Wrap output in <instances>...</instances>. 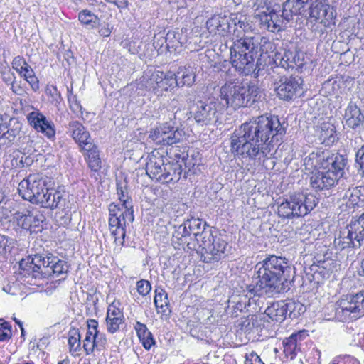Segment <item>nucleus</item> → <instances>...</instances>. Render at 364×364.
<instances>
[{
	"mask_svg": "<svg viewBox=\"0 0 364 364\" xmlns=\"http://www.w3.org/2000/svg\"><path fill=\"white\" fill-rule=\"evenodd\" d=\"M191 237L190 230L188 229L185 222L178 226H174L172 233L171 242L175 249L184 248L188 245V238Z\"/></svg>",
	"mask_w": 364,
	"mask_h": 364,
	"instance_id": "c9c22d12",
	"label": "nucleus"
},
{
	"mask_svg": "<svg viewBox=\"0 0 364 364\" xmlns=\"http://www.w3.org/2000/svg\"><path fill=\"white\" fill-rule=\"evenodd\" d=\"M68 345L72 354L81 350L80 335L77 328H73L69 331Z\"/></svg>",
	"mask_w": 364,
	"mask_h": 364,
	"instance_id": "37998d69",
	"label": "nucleus"
},
{
	"mask_svg": "<svg viewBox=\"0 0 364 364\" xmlns=\"http://www.w3.org/2000/svg\"><path fill=\"white\" fill-rule=\"evenodd\" d=\"M109 227L111 234L114 237L116 245L122 246L126 236V223L128 221L126 209L112 203L109 205Z\"/></svg>",
	"mask_w": 364,
	"mask_h": 364,
	"instance_id": "9b49d317",
	"label": "nucleus"
},
{
	"mask_svg": "<svg viewBox=\"0 0 364 364\" xmlns=\"http://www.w3.org/2000/svg\"><path fill=\"white\" fill-rule=\"evenodd\" d=\"M124 322V318H106L107 330L109 333L113 334L119 331L120 326Z\"/></svg>",
	"mask_w": 364,
	"mask_h": 364,
	"instance_id": "8fccbe9b",
	"label": "nucleus"
},
{
	"mask_svg": "<svg viewBox=\"0 0 364 364\" xmlns=\"http://www.w3.org/2000/svg\"><path fill=\"white\" fill-rule=\"evenodd\" d=\"M257 53V36H241L230 47V63L240 74L249 75L256 70Z\"/></svg>",
	"mask_w": 364,
	"mask_h": 364,
	"instance_id": "20e7f679",
	"label": "nucleus"
},
{
	"mask_svg": "<svg viewBox=\"0 0 364 364\" xmlns=\"http://www.w3.org/2000/svg\"><path fill=\"white\" fill-rule=\"evenodd\" d=\"M16 137V131L14 129H6L0 137V141L4 140V144L6 143V141L8 142H11L15 139Z\"/></svg>",
	"mask_w": 364,
	"mask_h": 364,
	"instance_id": "13d9d810",
	"label": "nucleus"
},
{
	"mask_svg": "<svg viewBox=\"0 0 364 364\" xmlns=\"http://www.w3.org/2000/svg\"><path fill=\"white\" fill-rule=\"evenodd\" d=\"M3 81L7 85H11L16 81V75L10 70H6L2 73Z\"/></svg>",
	"mask_w": 364,
	"mask_h": 364,
	"instance_id": "052dcab7",
	"label": "nucleus"
},
{
	"mask_svg": "<svg viewBox=\"0 0 364 364\" xmlns=\"http://www.w3.org/2000/svg\"><path fill=\"white\" fill-rule=\"evenodd\" d=\"M117 193L119 200L122 203L123 208L126 209L128 222L132 223L134 220L132 200L128 195L125 182L117 183Z\"/></svg>",
	"mask_w": 364,
	"mask_h": 364,
	"instance_id": "72a5a7b5",
	"label": "nucleus"
},
{
	"mask_svg": "<svg viewBox=\"0 0 364 364\" xmlns=\"http://www.w3.org/2000/svg\"><path fill=\"white\" fill-rule=\"evenodd\" d=\"M11 85V90L12 92L18 95H23L25 92L24 90L18 85L16 81L13 82Z\"/></svg>",
	"mask_w": 364,
	"mask_h": 364,
	"instance_id": "69168bd1",
	"label": "nucleus"
},
{
	"mask_svg": "<svg viewBox=\"0 0 364 364\" xmlns=\"http://www.w3.org/2000/svg\"><path fill=\"white\" fill-rule=\"evenodd\" d=\"M48 178L41 174H30L18 184V191L21 197L33 204L46 208L64 209L66 194L47 187Z\"/></svg>",
	"mask_w": 364,
	"mask_h": 364,
	"instance_id": "7ed1b4c3",
	"label": "nucleus"
},
{
	"mask_svg": "<svg viewBox=\"0 0 364 364\" xmlns=\"http://www.w3.org/2000/svg\"><path fill=\"white\" fill-rule=\"evenodd\" d=\"M136 289L138 293L141 296H144L150 292L151 289V286L149 282H148L147 280L141 279L137 282Z\"/></svg>",
	"mask_w": 364,
	"mask_h": 364,
	"instance_id": "5fc2aeb1",
	"label": "nucleus"
},
{
	"mask_svg": "<svg viewBox=\"0 0 364 364\" xmlns=\"http://www.w3.org/2000/svg\"><path fill=\"white\" fill-rule=\"evenodd\" d=\"M285 132L277 117L253 118L231 134V153L242 160L264 161L268 159L272 144L279 141Z\"/></svg>",
	"mask_w": 364,
	"mask_h": 364,
	"instance_id": "f257e3e1",
	"label": "nucleus"
},
{
	"mask_svg": "<svg viewBox=\"0 0 364 364\" xmlns=\"http://www.w3.org/2000/svg\"><path fill=\"white\" fill-rule=\"evenodd\" d=\"M68 100L69 102L70 109L72 110V112L77 116L82 115L83 113L82 107L80 101L77 100V97L70 92L68 95Z\"/></svg>",
	"mask_w": 364,
	"mask_h": 364,
	"instance_id": "3c124183",
	"label": "nucleus"
},
{
	"mask_svg": "<svg viewBox=\"0 0 364 364\" xmlns=\"http://www.w3.org/2000/svg\"><path fill=\"white\" fill-rule=\"evenodd\" d=\"M309 1V17L311 22L329 27L334 23L335 14L328 0H307Z\"/></svg>",
	"mask_w": 364,
	"mask_h": 364,
	"instance_id": "ddd939ff",
	"label": "nucleus"
},
{
	"mask_svg": "<svg viewBox=\"0 0 364 364\" xmlns=\"http://www.w3.org/2000/svg\"><path fill=\"white\" fill-rule=\"evenodd\" d=\"M343 186L338 192V200L341 205H346L349 209L360 207L364 205V195L361 189L349 183H341Z\"/></svg>",
	"mask_w": 364,
	"mask_h": 364,
	"instance_id": "dca6fc26",
	"label": "nucleus"
},
{
	"mask_svg": "<svg viewBox=\"0 0 364 364\" xmlns=\"http://www.w3.org/2000/svg\"><path fill=\"white\" fill-rule=\"evenodd\" d=\"M292 306V303H286L284 301H279L269 306L265 310V314L272 321L281 322L286 317L288 311H291ZM291 313V311H290V314Z\"/></svg>",
	"mask_w": 364,
	"mask_h": 364,
	"instance_id": "c756f323",
	"label": "nucleus"
},
{
	"mask_svg": "<svg viewBox=\"0 0 364 364\" xmlns=\"http://www.w3.org/2000/svg\"><path fill=\"white\" fill-rule=\"evenodd\" d=\"M111 33H112V28H110L108 24L102 26L99 31L100 35L102 36H105V37L109 36Z\"/></svg>",
	"mask_w": 364,
	"mask_h": 364,
	"instance_id": "774afa93",
	"label": "nucleus"
},
{
	"mask_svg": "<svg viewBox=\"0 0 364 364\" xmlns=\"http://www.w3.org/2000/svg\"><path fill=\"white\" fill-rule=\"evenodd\" d=\"M345 124L355 133L360 134L364 131V114L355 103L350 102L345 109Z\"/></svg>",
	"mask_w": 364,
	"mask_h": 364,
	"instance_id": "aec40b11",
	"label": "nucleus"
},
{
	"mask_svg": "<svg viewBox=\"0 0 364 364\" xmlns=\"http://www.w3.org/2000/svg\"><path fill=\"white\" fill-rule=\"evenodd\" d=\"M97 326H98V323L96 320L95 319H90L87 321V331H94L95 333H97L98 331H97Z\"/></svg>",
	"mask_w": 364,
	"mask_h": 364,
	"instance_id": "338daca9",
	"label": "nucleus"
},
{
	"mask_svg": "<svg viewBox=\"0 0 364 364\" xmlns=\"http://www.w3.org/2000/svg\"><path fill=\"white\" fill-rule=\"evenodd\" d=\"M336 178V175L331 171H315L310 177V184L312 188L316 191L329 189L336 183L343 182Z\"/></svg>",
	"mask_w": 364,
	"mask_h": 364,
	"instance_id": "5701e85b",
	"label": "nucleus"
},
{
	"mask_svg": "<svg viewBox=\"0 0 364 364\" xmlns=\"http://www.w3.org/2000/svg\"><path fill=\"white\" fill-rule=\"evenodd\" d=\"M231 24L232 33L235 34L237 38L242 36V31L248 33L252 30V26L248 18L242 14H231Z\"/></svg>",
	"mask_w": 364,
	"mask_h": 364,
	"instance_id": "f704fd0d",
	"label": "nucleus"
},
{
	"mask_svg": "<svg viewBox=\"0 0 364 364\" xmlns=\"http://www.w3.org/2000/svg\"><path fill=\"white\" fill-rule=\"evenodd\" d=\"M307 336L306 331H299L293 333L289 337L284 339L282 343L284 346V353L287 357L293 359L299 350L300 342L303 341Z\"/></svg>",
	"mask_w": 364,
	"mask_h": 364,
	"instance_id": "c85d7f7f",
	"label": "nucleus"
},
{
	"mask_svg": "<svg viewBox=\"0 0 364 364\" xmlns=\"http://www.w3.org/2000/svg\"><path fill=\"white\" fill-rule=\"evenodd\" d=\"M358 232L350 223L345 228L340 231L338 237L334 240V245L337 249L341 250L346 248H359L363 243L360 240Z\"/></svg>",
	"mask_w": 364,
	"mask_h": 364,
	"instance_id": "6ab92c4d",
	"label": "nucleus"
},
{
	"mask_svg": "<svg viewBox=\"0 0 364 364\" xmlns=\"http://www.w3.org/2000/svg\"><path fill=\"white\" fill-rule=\"evenodd\" d=\"M68 132L82 149L86 143H92L90 134L85 127L77 121H70L68 125Z\"/></svg>",
	"mask_w": 364,
	"mask_h": 364,
	"instance_id": "cd10ccee",
	"label": "nucleus"
},
{
	"mask_svg": "<svg viewBox=\"0 0 364 364\" xmlns=\"http://www.w3.org/2000/svg\"><path fill=\"white\" fill-rule=\"evenodd\" d=\"M164 41L166 49L169 52H173L178 51L182 46L187 42V39L183 30H172L168 31Z\"/></svg>",
	"mask_w": 364,
	"mask_h": 364,
	"instance_id": "473e14b6",
	"label": "nucleus"
},
{
	"mask_svg": "<svg viewBox=\"0 0 364 364\" xmlns=\"http://www.w3.org/2000/svg\"><path fill=\"white\" fill-rule=\"evenodd\" d=\"M257 39L259 57L256 62V68L258 67L259 70L261 66H264L272 62V57L275 53L276 47L274 43L266 37L257 36Z\"/></svg>",
	"mask_w": 364,
	"mask_h": 364,
	"instance_id": "393cba45",
	"label": "nucleus"
},
{
	"mask_svg": "<svg viewBox=\"0 0 364 364\" xmlns=\"http://www.w3.org/2000/svg\"><path fill=\"white\" fill-rule=\"evenodd\" d=\"M191 114L198 125L215 124L221 114L220 103L215 98L198 100L194 104Z\"/></svg>",
	"mask_w": 364,
	"mask_h": 364,
	"instance_id": "9d476101",
	"label": "nucleus"
},
{
	"mask_svg": "<svg viewBox=\"0 0 364 364\" xmlns=\"http://www.w3.org/2000/svg\"><path fill=\"white\" fill-rule=\"evenodd\" d=\"M347 159L344 156L338 153H330L326 151L325 159V167L328 171L333 172L336 175V178L340 181L343 180L344 173V168L346 165ZM345 180L343 179V181Z\"/></svg>",
	"mask_w": 364,
	"mask_h": 364,
	"instance_id": "bb28decb",
	"label": "nucleus"
},
{
	"mask_svg": "<svg viewBox=\"0 0 364 364\" xmlns=\"http://www.w3.org/2000/svg\"><path fill=\"white\" fill-rule=\"evenodd\" d=\"M326 152L317 151L312 152L304 159V166L305 169L314 173L319 168L325 167V159Z\"/></svg>",
	"mask_w": 364,
	"mask_h": 364,
	"instance_id": "e433bc0d",
	"label": "nucleus"
},
{
	"mask_svg": "<svg viewBox=\"0 0 364 364\" xmlns=\"http://www.w3.org/2000/svg\"><path fill=\"white\" fill-rule=\"evenodd\" d=\"M259 92V87L252 83L228 82L220 87V97L225 105L236 109L250 106L256 101Z\"/></svg>",
	"mask_w": 364,
	"mask_h": 364,
	"instance_id": "423d86ee",
	"label": "nucleus"
},
{
	"mask_svg": "<svg viewBox=\"0 0 364 364\" xmlns=\"http://www.w3.org/2000/svg\"><path fill=\"white\" fill-rule=\"evenodd\" d=\"M291 267L285 257L272 255L255 266L252 284L247 287L250 296L279 294L290 289Z\"/></svg>",
	"mask_w": 364,
	"mask_h": 364,
	"instance_id": "f03ea898",
	"label": "nucleus"
},
{
	"mask_svg": "<svg viewBox=\"0 0 364 364\" xmlns=\"http://www.w3.org/2000/svg\"><path fill=\"white\" fill-rule=\"evenodd\" d=\"M326 320L342 322L353 321L364 316V291L348 294L336 303L328 304L323 309Z\"/></svg>",
	"mask_w": 364,
	"mask_h": 364,
	"instance_id": "39448f33",
	"label": "nucleus"
},
{
	"mask_svg": "<svg viewBox=\"0 0 364 364\" xmlns=\"http://www.w3.org/2000/svg\"><path fill=\"white\" fill-rule=\"evenodd\" d=\"M185 223L190 230V233H193L195 235V233L199 232L200 234L203 231V228L210 229L209 228H206L207 224L205 222H203L199 218H188L186 220Z\"/></svg>",
	"mask_w": 364,
	"mask_h": 364,
	"instance_id": "c03bdc74",
	"label": "nucleus"
},
{
	"mask_svg": "<svg viewBox=\"0 0 364 364\" xmlns=\"http://www.w3.org/2000/svg\"><path fill=\"white\" fill-rule=\"evenodd\" d=\"M26 63L27 62L23 57L18 55L13 59L11 65H12L13 69L16 70L21 69L22 66L26 65Z\"/></svg>",
	"mask_w": 364,
	"mask_h": 364,
	"instance_id": "680f3d73",
	"label": "nucleus"
},
{
	"mask_svg": "<svg viewBox=\"0 0 364 364\" xmlns=\"http://www.w3.org/2000/svg\"><path fill=\"white\" fill-rule=\"evenodd\" d=\"M81 151L85 155V159L89 168L92 171H98L101 168V159L96 145L93 142L86 143L83 145Z\"/></svg>",
	"mask_w": 364,
	"mask_h": 364,
	"instance_id": "2f4dec72",
	"label": "nucleus"
},
{
	"mask_svg": "<svg viewBox=\"0 0 364 364\" xmlns=\"http://www.w3.org/2000/svg\"><path fill=\"white\" fill-rule=\"evenodd\" d=\"M124 318L122 311L116 305L115 302L108 306L106 318Z\"/></svg>",
	"mask_w": 364,
	"mask_h": 364,
	"instance_id": "603ef678",
	"label": "nucleus"
},
{
	"mask_svg": "<svg viewBox=\"0 0 364 364\" xmlns=\"http://www.w3.org/2000/svg\"><path fill=\"white\" fill-rule=\"evenodd\" d=\"M196 68L191 64L180 66L176 73V78L178 80L176 87H191L196 82Z\"/></svg>",
	"mask_w": 364,
	"mask_h": 364,
	"instance_id": "7c9ffc66",
	"label": "nucleus"
},
{
	"mask_svg": "<svg viewBox=\"0 0 364 364\" xmlns=\"http://www.w3.org/2000/svg\"><path fill=\"white\" fill-rule=\"evenodd\" d=\"M272 62L285 70L295 67L302 68L304 64V53L296 50L280 49L274 53Z\"/></svg>",
	"mask_w": 364,
	"mask_h": 364,
	"instance_id": "f3484780",
	"label": "nucleus"
},
{
	"mask_svg": "<svg viewBox=\"0 0 364 364\" xmlns=\"http://www.w3.org/2000/svg\"><path fill=\"white\" fill-rule=\"evenodd\" d=\"M303 80L300 77H280L275 80L274 89L277 97L283 100H292L301 95Z\"/></svg>",
	"mask_w": 364,
	"mask_h": 364,
	"instance_id": "f8f14e48",
	"label": "nucleus"
},
{
	"mask_svg": "<svg viewBox=\"0 0 364 364\" xmlns=\"http://www.w3.org/2000/svg\"><path fill=\"white\" fill-rule=\"evenodd\" d=\"M154 304L157 309H163L169 304L168 294L162 289H156V294L154 299Z\"/></svg>",
	"mask_w": 364,
	"mask_h": 364,
	"instance_id": "09e8293b",
	"label": "nucleus"
},
{
	"mask_svg": "<svg viewBox=\"0 0 364 364\" xmlns=\"http://www.w3.org/2000/svg\"><path fill=\"white\" fill-rule=\"evenodd\" d=\"M320 139L324 142H333L336 139L334 127L329 123H323L321 126L319 134Z\"/></svg>",
	"mask_w": 364,
	"mask_h": 364,
	"instance_id": "49530a36",
	"label": "nucleus"
},
{
	"mask_svg": "<svg viewBox=\"0 0 364 364\" xmlns=\"http://www.w3.org/2000/svg\"><path fill=\"white\" fill-rule=\"evenodd\" d=\"M11 336V331L9 328L0 326V341L9 339Z\"/></svg>",
	"mask_w": 364,
	"mask_h": 364,
	"instance_id": "0e129e2a",
	"label": "nucleus"
},
{
	"mask_svg": "<svg viewBox=\"0 0 364 364\" xmlns=\"http://www.w3.org/2000/svg\"><path fill=\"white\" fill-rule=\"evenodd\" d=\"M30 124L38 132L45 134L48 139L55 138V130L53 124L48 122L41 113L33 112L28 115Z\"/></svg>",
	"mask_w": 364,
	"mask_h": 364,
	"instance_id": "a878e982",
	"label": "nucleus"
},
{
	"mask_svg": "<svg viewBox=\"0 0 364 364\" xmlns=\"http://www.w3.org/2000/svg\"><path fill=\"white\" fill-rule=\"evenodd\" d=\"M149 137L156 144L162 145H173L181 141V132L176 129L169 123H165L150 132Z\"/></svg>",
	"mask_w": 364,
	"mask_h": 364,
	"instance_id": "2eb2a0df",
	"label": "nucleus"
},
{
	"mask_svg": "<svg viewBox=\"0 0 364 364\" xmlns=\"http://www.w3.org/2000/svg\"><path fill=\"white\" fill-rule=\"evenodd\" d=\"M355 232H358L360 240L364 242V213L355 221H352Z\"/></svg>",
	"mask_w": 364,
	"mask_h": 364,
	"instance_id": "864d4df0",
	"label": "nucleus"
},
{
	"mask_svg": "<svg viewBox=\"0 0 364 364\" xmlns=\"http://www.w3.org/2000/svg\"><path fill=\"white\" fill-rule=\"evenodd\" d=\"M176 77V73L171 71H147L140 78L136 90L138 95L142 96L146 95V91L156 96H162L164 92L176 87L178 80Z\"/></svg>",
	"mask_w": 364,
	"mask_h": 364,
	"instance_id": "0eeeda50",
	"label": "nucleus"
},
{
	"mask_svg": "<svg viewBox=\"0 0 364 364\" xmlns=\"http://www.w3.org/2000/svg\"><path fill=\"white\" fill-rule=\"evenodd\" d=\"M106 342H107V340H106L105 336L104 334H100L99 331H98L97 332V338L96 339L95 348L97 350H101V349L105 347Z\"/></svg>",
	"mask_w": 364,
	"mask_h": 364,
	"instance_id": "e2e57ef3",
	"label": "nucleus"
},
{
	"mask_svg": "<svg viewBox=\"0 0 364 364\" xmlns=\"http://www.w3.org/2000/svg\"><path fill=\"white\" fill-rule=\"evenodd\" d=\"M306 4H309L307 0H286L282 9L285 20L289 21L294 15L300 14Z\"/></svg>",
	"mask_w": 364,
	"mask_h": 364,
	"instance_id": "4c0bfd02",
	"label": "nucleus"
},
{
	"mask_svg": "<svg viewBox=\"0 0 364 364\" xmlns=\"http://www.w3.org/2000/svg\"><path fill=\"white\" fill-rule=\"evenodd\" d=\"M13 245V240L0 234V254L10 252Z\"/></svg>",
	"mask_w": 364,
	"mask_h": 364,
	"instance_id": "6e6d98bb",
	"label": "nucleus"
},
{
	"mask_svg": "<svg viewBox=\"0 0 364 364\" xmlns=\"http://www.w3.org/2000/svg\"><path fill=\"white\" fill-rule=\"evenodd\" d=\"M52 259L53 264L50 271H46L44 274L50 275L51 274H53L56 276H59L60 274L67 273L68 270V266L65 261L60 259L57 257H54V258H52Z\"/></svg>",
	"mask_w": 364,
	"mask_h": 364,
	"instance_id": "79ce46f5",
	"label": "nucleus"
},
{
	"mask_svg": "<svg viewBox=\"0 0 364 364\" xmlns=\"http://www.w3.org/2000/svg\"><path fill=\"white\" fill-rule=\"evenodd\" d=\"M78 19L82 24L90 28L97 26L99 23V18L97 15L88 9H84L79 12Z\"/></svg>",
	"mask_w": 364,
	"mask_h": 364,
	"instance_id": "a19ab883",
	"label": "nucleus"
},
{
	"mask_svg": "<svg viewBox=\"0 0 364 364\" xmlns=\"http://www.w3.org/2000/svg\"><path fill=\"white\" fill-rule=\"evenodd\" d=\"M165 163L164 156L157 150L151 151L147 156L146 163V173L151 178L163 183L168 179V175H164Z\"/></svg>",
	"mask_w": 364,
	"mask_h": 364,
	"instance_id": "a211bd4d",
	"label": "nucleus"
},
{
	"mask_svg": "<svg viewBox=\"0 0 364 364\" xmlns=\"http://www.w3.org/2000/svg\"><path fill=\"white\" fill-rule=\"evenodd\" d=\"M318 203V198L313 193H294L279 205L278 215L284 218L305 216L316 206Z\"/></svg>",
	"mask_w": 364,
	"mask_h": 364,
	"instance_id": "6e6552de",
	"label": "nucleus"
},
{
	"mask_svg": "<svg viewBox=\"0 0 364 364\" xmlns=\"http://www.w3.org/2000/svg\"><path fill=\"white\" fill-rule=\"evenodd\" d=\"M196 240L202 249L203 262L211 263L225 258L230 252L228 242L221 237L214 235L211 229L203 228L200 234L195 233Z\"/></svg>",
	"mask_w": 364,
	"mask_h": 364,
	"instance_id": "1a4fd4ad",
	"label": "nucleus"
},
{
	"mask_svg": "<svg viewBox=\"0 0 364 364\" xmlns=\"http://www.w3.org/2000/svg\"><path fill=\"white\" fill-rule=\"evenodd\" d=\"M164 171H165L164 175H168L166 177L168 179L163 181L162 183L177 182L181 178L183 172L182 164L179 161L168 162L164 166Z\"/></svg>",
	"mask_w": 364,
	"mask_h": 364,
	"instance_id": "ea45409f",
	"label": "nucleus"
},
{
	"mask_svg": "<svg viewBox=\"0 0 364 364\" xmlns=\"http://www.w3.org/2000/svg\"><path fill=\"white\" fill-rule=\"evenodd\" d=\"M255 17L259 19L260 24L264 28L274 33L280 31L281 25L285 19L283 13L280 15L269 8L259 11Z\"/></svg>",
	"mask_w": 364,
	"mask_h": 364,
	"instance_id": "4be33fe9",
	"label": "nucleus"
},
{
	"mask_svg": "<svg viewBox=\"0 0 364 364\" xmlns=\"http://www.w3.org/2000/svg\"><path fill=\"white\" fill-rule=\"evenodd\" d=\"M134 329L143 347L146 350H149L155 344L152 333L148 330L145 324L139 321L136 322Z\"/></svg>",
	"mask_w": 364,
	"mask_h": 364,
	"instance_id": "58836bf2",
	"label": "nucleus"
},
{
	"mask_svg": "<svg viewBox=\"0 0 364 364\" xmlns=\"http://www.w3.org/2000/svg\"><path fill=\"white\" fill-rule=\"evenodd\" d=\"M55 256L50 255L43 257L40 255H35L33 257L27 259H22L20 262V268L23 272L22 274L32 276L37 278L44 274L46 271H50L53 264L52 258Z\"/></svg>",
	"mask_w": 364,
	"mask_h": 364,
	"instance_id": "4468645a",
	"label": "nucleus"
},
{
	"mask_svg": "<svg viewBox=\"0 0 364 364\" xmlns=\"http://www.w3.org/2000/svg\"><path fill=\"white\" fill-rule=\"evenodd\" d=\"M21 76L30 85L32 90L36 91L39 89V81L31 66L26 68V70Z\"/></svg>",
	"mask_w": 364,
	"mask_h": 364,
	"instance_id": "de8ad7c7",
	"label": "nucleus"
},
{
	"mask_svg": "<svg viewBox=\"0 0 364 364\" xmlns=\"http://www.w3.org/2000/svg\"><path fill=\"white\" fill-rule=\"evenodd\" d=\"M43 220L44 216L42 214H34L28 210L17 211L13 215L14 223H16L18 228L26 230L39 227Z\"/></svg>",
	"mask_w": 364,
	"mask_h": 364,
	"instance_id": "b1692460",
	"label": "nucleus"
},
{
	"mask_svg": "<svg viewBox=\"0 0 364 364\" xmlns=\"http://www.w3.org/2000/svg\"><path fill=\"white\" fill-rule=\"evenodd\" d=\"M97 333L92 331H87L85 338L83 341V348L87 355L91 354L96 347Z\"/></svg>",
	"mask_w": 364,
	"mask_h": 364,
	"instance_id": "a18cd8bd",
	"label": "nucleus"
},
{
	"mask_svg": "<svg viewBox=\"0 0 364 364\" xmlns=\"http://www.w3.org/2000/svg\"><path fill=\"white\" fill-rule=\"evenodd\" d=\"M208 32L213 35L225 36L232 33L231 14L230 16L218 14L210 18L206 22Z\"/></svg>",
	"mask_w": 364,
	"mask_h": 364,
	"instance_id": "412c9836",
	"label": "nucleus"
},
{
	"mask_svg": "<svg viewBox=\"0 0 364 364\" xmlns=\"http://www.w3.org/2000/svg\"><path fill=\"white\" fill-rule=\"evenodd\" d=\"M245 364H264L255 352L246 354Z\"/></svg>",
	"mask_w": 364,
	"mask_h": 364,
	"instance_id": "4d7b16f0",
	"label": "nucleus"
},
{
	"mask_svg": "<svg viewBox=\"0 0 364 364\" xmlns=\"http://www.w3.org/2000/svg\"><path fill=\"white\" fill-rule=\"evenodd\" d=\"M355 157L356 163L360 166L364 176V144L358 149Z\"/></svg>",
	"mask_w": 364,
	"mask_h": 364,
	"instance_id": "bf43d9fd",
	"label": "nucleus"
}]
</instances>
